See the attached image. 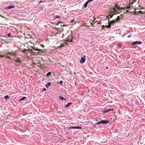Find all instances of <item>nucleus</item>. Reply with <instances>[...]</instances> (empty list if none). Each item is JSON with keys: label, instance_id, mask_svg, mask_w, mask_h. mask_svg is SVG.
<instances>
[{"label": "nucleus", "instance_id": "nucleus-1", "mask_svg": "<svg viewBox=\"0 0 145 145\" xmlns=\"http://www.w3.org/2000/svg\"><path fill=\"white\" fill-rule=\"evenodd\" d=\"M121 10L120 7H118L117 5H116L114 8H112L111 9V11L116 14L120 13L121 12Z\"/></svg>", "mask_w": 145, "mask_h": 145}, {"label": "nucleus", "instance_id": "nucleus-2", "mask_svg": "<svg viewBox=\"0 0 145 145\" xmlns=\"http://www.w3.org/2000/svg\"><path fill=\"white\" fill-rule=\"evenodd\" d=\"M109 123V121L108 120H103L99 122H97L96 124L97 125H98L100 124H107L108 123Z\"/></svg>", "mask_w": 145, "mask_h": 145}, {"label": "nucleus", "instance_id": "nucleus-3", "mask_svg": "<svg viewBox=\"0 0 145 145\" xmlns=\"http://www.w3.org/2000/svg\"><path fill=\"white\" fill-rule=\"evenodd\" d=\"M142 43V42L140 41H136L131 43V44L133 46L136 45H140Z\"/></svg>", "mask_w": 145, "mask_h": 145}, {"label": "nucleus", "instance_id": "nucleus-4", "mask_svg": "<svg viewBox=\"0 0 145 145\" xmlns=\"http://www.w3.org/2000/svg\"><path fill=\"white\" fill-rule=\"evenodd\" d=\"M85 60L86 56H84L81 57V59L80 61V62L81 63H83L85 62Z\"/></svg>", "mask_w": 145, "mask_h": 145}, {"label": "nucleus", "instance_id": "nucleus-5", "mask_svg": "<svg viewBox=\"0 0 145 145\" xmlns=\"http://www.w3.org/2000/svg\"><path fill=\"white\" fill-rule=\"evenodd\" d=\"M69 129H82V127H80V126H72V127H69Z\"/></svg>", "mask_w": 145, "mask_h": 145}, {"label": "nucleus", "instance_id": "nucleus-6", "mask_svg": "<svg viewBox=\"0 0 145 145\" xmlns=\"http://www.w3.org/2000/svg\"><path fill=\"white\" fill-rule=\"evenodd\" d=\"M14 8V5H10L9 6L6 7L5 8V9L6 10H7L9 9Z\"/></svg>", "mask_w": 145, "mask_h": 145}, {"label": "nucleus", "instance_id": "nucleus-7", "mask_svg": "<svg viewBox=\"0 0 145 145\" xmlns=\"http://www.w3.org/2000/svg\"><path fill=\"white\" fill-rule=\"evenodd\" d=\"M116 22V20H113L109 22H108V24L109 25H111L112 24H113Z\"/></svg>", "mask_w": 145, "mask_h": 145}, {"label": "nucleus", "instance_id": "nucleus-8", "mask_svg": "<svg viewBox=\"0 0 145 145\" xmlns=\"http://www.w3.org/2000/svg\"><path fill=\"white\" fill-rule=\"evenodd\" d=\"M32 49L33 50V51H38L39 52V51H41V50L40 49H39L37 48V49H36L35 48H34V47H32Z\"/></svg>", "mask_w": 145, "mask_h": 145}, {"label": "nucleus", "instance_id": "nucleus-9", "mask_svg": "<svg viewBox=\"0 0 145 145\" xmlns=\"http://www.w3.org/2000/svg\"><path fill=\"white\" fill-rule=\"evenodd\" d=\"M51 85V83L48 82L46 84V87L47 88H48Z\"/></svg>", "mask_w": 145, "mask_h": 145}, {"label": "nucleus", "instance_id": "nucleus-10", "mask_svg": "<svg viewBox=\"0 0 145 145\" xmlns=\"http://www.w3.org/2000/svg\"><path fill=\"white\" fill-rule=\"evenodd\" d=\"M72 103L71 102L69 103H68L67 105H65V108H68L72 104Z\"/></svg>", "mask_w": 145, "mask_h": 145}, {"label": "nucleus", "instance_id": "nucleus-11", "mask_svg": "<svg viewBox=\"0 0 145 145\" xmlns=\"http://www.w3.org/2000/svg\"><path fill=\"white\" fill-rule=\"evenodd\" d=\"M59 98L62 101H65V98H64L62 96H59Z\"/></svg>", "mask_w": 145, "mask_h": 145}, {"label": "nucleus", "instance_id": "nucleus-12", "mask_svg": "<svg viewBox=\"0 0 145 145\" xmlns=\"http://www.w3.org/2000/svg\"><path fill=\"white\" fill-rule=\"evenodd\" d=\"M26 98H27L26 97H23L19 99V101H23V100H24V99H26Z\"/></svg>", "mask_w": 145, "mask_h": 145}, {"label": "nucleus", "instance_id": "nucleus-13", "mask_svg": "<svg viewBox=\"0 0 145 145\" xmlns=\"http://www.w3.org/2000/svg\"><path fill=\"white\" fill-rule=\"evenodd\" d=\"M52 74V73L50 72H49L46 74V76L47 77L49 76L50 75H51Z\"/></svg>", "mask_w": 145, "mask_h": 145}, {"label": "nucleus", "instance_id": "nucleus-14", "mask_svg": "<svg viewBox=\"0 0 145 145\" xmlns=\"http://www.w3.org/2000/svg\"><path fill=\"white\" fill-rule=\"evenodd\" d=\"M102 27H105L108 28H110V25H109V24L108 25H106L105 26L102 25Z\"/></svg>", "mask_w": 145, "mask_h": 145}, {"label": "nucleus", "instance_id": "nucleus-15", "mask_svg": "<svg viewBox=\"0 0 145 145\" xmlns=\"http://www.w3.org/2000/svg\"><path fill=\"white\" fill-rule=\"evenodd\" d=\"M122 46V44H121V43H119L118 44V48H120Z\"/></svg>", "mask_w": 145, "mask_h": 145}, {"label": "nucleus", "instance_id": "nucleus-16", "mask_svg": "<svg viewBox=\"0 0 145 145\" xmlns=\"http://www.w3.org/2000/svg\"><path fill=\"white\" fill-rule=\"evenodd\" d=\"M9 96L8 95H7L6 96H4V99H5L6 100H7L8 99H9Z\"/></svg>", "mask_w": 145, "mask_h": 145}, {"label": "nucleus", "instance_id": "nucleus-17", "mask_svg": "<svg viewBox=\"0 0 145 145\" xmlns=\"http://www.w3.org/2000/svg\"><path fill=\"white\" fill-rule=\"evenodd\" d=\"M39 52L40 53H43L44 54H46V52L44 50H41V51H39Z\"/></svg>", "mask_w": 145, "mask_h": 145}, {"label": "nucleus", "instance_id": "nucleus-18", "mask_svg": "<svg viewBox=\"0 0 145 145\" xmlns=\"http://www.w3.org/2000/svg\"><path fill=\"white\" fill-rule=\"evenodd\" d=\"M65 44V43H64L63 44H61V45H60V46H59L58 47V48H59V47H61V48H62V47H63L64 46V44Z\"/></svg>", "mask_w": 145, "mask_h": 145}, {"label": "nucleus", "instance_id": "nucleus-19", "mask_svg": "<svg viewBox=\"0 0 145 145\" xmlns=\"http://www.w3.org/2000/svg\"><path fill=\"white\" fill-rule=\"evenodd\" d=\"M88 4V3L87 2H86L85 3V4H84V8H86L87 7Z\"/></svg>", "mask_w": 145, "mask_h": 145}, {"label": "nucleus", "instance_id": "nucleus-20", "mask_svg": "<svg viewBox=\"0 0 145 145\" xmlns=\"http://www.w3.org/2000/svg\"><path fill=\"white\" fill-rule=\"evenodd\" d=\"M4 56H5V57H7L9 59H11L10 57L9 56H8L7 54H5Z\"/></svg>", "mask_w": 145, "mask_h": 145}, {"label": "nucleus", "instance_id": "nucleus-21", "mask_svg": "<svg viewBox=\"0 0 145 145\" xmlns=\"http://www.w3.org/2000/svg\"><path fill=\"white\" fill-rule=\"evenodd\" d=\"M113 109H108V110H106L105 111V113L111 110H113Z\"/></svg>", "mask_w": 145, "mask_h": 145}, {"label": "nucleus", "instance_id": "nucleus-22", "mask_svg": "<svg viewBox=\"0 0 145 145\" xmlns=\"http://www.w3.org/2000/svg\"><path fill=\"white\" fill-rule=\"evenodd\" d=\"M62 23L63 24V23L61 22L60 21H59L57 22V25H59L60 24L61 26L62 25L61 24Z\"/></svg>", "mask_w": 145, "mask_h": 145}, {"label": "nucleus", "instance_id": "nucleus-23", "mask_svg": "<svg viewBox=\"0 0 145 145\" xmlns=\"http://www.w3.org/2000/svg\"><path fill=\"white\" fill-rule=\"evenodd\" d=\"M94 0H88L86 2L88 3H89L93 1Z\"/></svg>", "mask_w": 145, "mask_h": 145}, {"label": "nucleus", "instance_id": "nucleus-24", "mask_svg": "<svg viewBox=\"0 0 145 145\" xmlns=\"http://www.w3.org/2000/svg\"><path fill=\"white\" fill-rule=\"evenodd\" d=\"M60 17L59 16H57L55 18V19H57L58 18H60Z\"/></svg>", "mask_w": 145, "mask_h": 145}, {"label": "nucleus", "instance_id": "nucleus-25", "mask_svg": "<svg viewBox=\"0 0 145 145\" xmlns=\"http://www.w3.org/2000/svg\"><path fill=\"white\" fill-rule=\"evenodd\" d=\"M59 83L61 86L62 85L63 81L62 80L60 81L59 82Z\"/></svg>", "mask_w": 145, "mask_h": 145}, {"label": "nucleus", "instance_id": "nucleus-26", "mask_svg": "<svg viewBox=\"0 0 145 145\" xmlns=\"http://www.w3.org/2000/svg\"><path fill=\"white\" fill-rule=\"evenodd\" d=\"M119 18H120V17L119 16H118L117 17V18L115 20H116V21H118L119 20Z\"/></svg>", "mask_w": 145, "mask_h": 145}, {"label": "nucleus", "instance_id": "nucleus-27", "mask_svg": "<svg viewBox=\"0 0 145 145\" xmlns=\"http://www.w3.org/2000/svg\"><path fill=\"white\" fill-rule=\"evenodd\" d=\"M8 54L9 56H11V55H13V54L11 53H8Z\"/></svg>", "mask_w": 145, "mask_h": 145}, {"label": "nucleus", "instance_id": "nucleus-28", "mask_svg": "<svg viewBox=\"0 0 145 145\" xmlns=\"http://www.w3.org/2000/svg\"><path fill=\"white\" fill-rule=\"evenodd\" d=\"M74 21V19H73L71 20V22L73 23Z\"/></svg>", "mask_w": 145, "mask_h": 145}, {"label": "nucleus", "instance_id": "nucleus-29", "mask_svg": "<svg viewBox=\"0 0 145 145\" xmlns=\"http://www.w3.org/2000/svg\"><path fill=\"white\" fill-rule=\"evenodd\" d=\"M97 24H101V21H99V22H98L97 23Z\"/></svg>", "mask_w": 145, "mask_h": 145}, {"label": "nucleus", "instance_id": "nucleus-30", "mask_svg": "<svg viewBox=\"0 0 145 145\" xmlns=\"http://www.w3.org/2000/svg\"><path fill=\"white\" fill-rule=\"evenodd\" d=\"M11 35V34L10 33H8V34H7V36H8V37H9Z\"/></svg>", "mask_w": 145, "mask_h": 145}, {"label": "nucleus", "instance_id": "nucleus-31", "mask_svg": "<svg viewBox=\"0 0 145 145\" xmlns=\"http://www.w3.org/2000/svg\"><path fill=\"white\" fill-rule=\"evenodd\" d=\"M91 25L93 27H94V26L93 25V24L92 22H91Z\"/></svg>", "mask_w": 145, "mask_h": 145}, {"label": "nucleus", "instance_id": "nucleus-32", "mask_svg": "<svg viewBox=\"0 0 145 145\" xmlns=\"http://www.w3.org/2000/svg\"><path fill=\"white\" fill-rule=\"evenodd\" d=\"M46 89L45 88H44L43 89V91H46Z\"/></svg>", "mask_w": 145, "mask_h": 145}, {"label": "nucleus", "instance_id": "nucleus-33", "mask_svg": "<svg viewBox=\"0 0 145 145\" xmlns=\"http://www.w3.org/2000/svg\"><path fill=\"white\" fill-rule=\"evenodd\" d=\"M131 34H130V35H129V36H128L127 37L128 38H129V37H130V36H131Z\"/></svg>", "mask_w": 145, "mask_h": 145}, {"label": "nucleus", "instance_id": "nucleus-34", "mask_svg": "<svg viewBox=\"0 0 145 145\" xmlns=\"http://www.w3.org/2000/svg\"><path fill=\"white\" fill-rule=\"evenodd\" d=\"M30 50L31 52H33V50H32V49Z\"/></svg>", "mask_w": 145, "mask_h": 145}, {"label": "nucleus", "instance_id": "nucleus-35", "mask_svg": "<svg viewBox=\"0 0 145 145\" xmlns=\"http://www.w3.org/2000/svg\"><path fill=\"white\" fill-rule=\"evenodd\" d=\"M42 1H40V2H39V3H42Z\"/></svg>", "mask_w": 145, "mask_h": 145}, {"label": "nucleus", "instance_id": "nucleus-36", "mask_svg": "<svg viewBox=\"0 0 145 145\" xmlns=\"http://www.w3.org/2000/svg\"><path fill=\"white\" fill-rule=\"evenodd\" d=\"M105 27H103L102 26V29H104V28Z\"/></svg>", "mask_w": 145, "mask_h": 145}, {"label": "nucleus", "instance_id": "nucleus-37", "mask_svg": "<svg viewBox=\"0 0 145 145\" xmlns=\"http://www.w3.org/2000/svg\"><path fill=\"white\" fill-rule=\"evenodd\" d=\"M125 35V34H124L123 35V37Z\"/></svg>", "mask_w": 145, "mask_h": 145}, {"label": "nucleus", "instance_id": "nucleus-38", "mask_svg": "<svg viewBox=\"0 0 145 145\" xmlns=\"http://www.w3.org/2000/svg\"><path fill=\"white\" fill-rule=\"evenodd\" d=\"M129 12L128 10H126V12Z\"/></svg>", "mask_w": 145, "mask_h": 145}, {"label": "nucleus", "instance_id": "nucleus-39", "mask_svg": "<svg viewBox=\"0 0 145 145\" xmlns=\"http://www.w3.org/2000/svg\"><path fill=\"white\" fill-rule=\"evenodd\" d=\"M108 67H106V69H108Z\"/></svg>", "mask_w": 145, "mask_h": 145}, {"label": "nucleus", "instance_id": "nucleus-40", "mask_svg": "<svg viewBox=\"0 0 145 145\" xmlns=\"http://www.w3.org/2000/svg\"><path fill=\"white\" fill-rule=\"evenodd\" d=\"M3 56H1V57H3Z\"/></svg>", "mask_w": 145, "mask_h": 145}, {"label": "nucleus", "instance_id": "nucleus-41", "mask_svg": "<svg viewBox=\"0 0 145 145\" xmlns=\"http://www.w3.org/2000/svg\"><path fill=\"white\" fill-rule=\"evenodd\" d=\"M112 16H111V17H111H111H112Z\"/></svg>", "mask_w": 145, "mask_h": 145}, {"label": "nucleus", "instance_id": "nucleus-42", "mask_svg": "<svg viewBox=\"0 0 145 145\" xmlns=\"http://www.w3.org/2000/svg\"><path fill=\"white\" fill-rule=\"evenodd\" d=\"M96 121H98V120H96Z\"/></svg>", "mask_w": 145, "mask_h": 145}, {"label": "nucleus", "instance_id": "nucleus-43", "mask_svg": "<svg viewBox=\"0 0 145 145\" xmlns=\"http://www.w3.org/2000/svg\"><path fill=\"white\" fill-rule=\"evenodd\" d=\"M144 17L145 18V16H144Z\"/></svg>", "mask_w": 145, "mask_h": 145}]
</instances>
